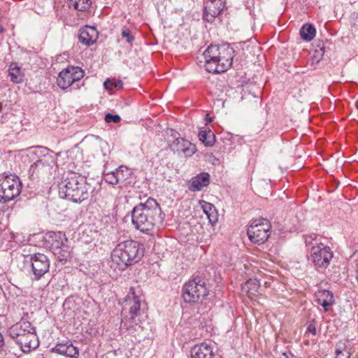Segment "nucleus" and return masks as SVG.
<instances>
[{
	"label": "nucleus",
	"mask_w": 358,
	"mask_h": 358,
	"mask_svg": "<svg viewBox=\"0 0 358 358\" xmlns=\"http://www.w3.org/2000/svg\"><path fill=\"white\" fill-rule=\"evenodd\" d=\"M164 214L154 199L136 205L131 211V222L141 232L152 235L162 225Z\"/></svg>",
	"instance_id": "obj_1"
},
{
	"label": "nucleus",
	"mask_w": 358,
	"mask_h": 358,
	"mask_svg": "<svg viewBox=\"0 0 358 358\" xmlns=\"http://www.w3.org/2000/svg\"><path fill=\"white\" fill-rule=\"evenodd\" d=\"M205 67L208 72L220 73L229 69L233 62L234 50L229 44L210 45L204 51Z\"/></svg>",
	"instance_id": "obj_2"
},
{
	"label": "nucleus",
	"mask_w": 358,
	"mask_h": 358,
	"mask_svg": "<svg viewBox=\"0 0 358 358\" xmlns=\"http://www.w3.org/2000/svg\"><path fill=\"white\" fill-rule=\"evenodd\" d=\"M143 256L138 242L127 240L120 242L110 254V266L115 270H124L138 262Z\"/></svg>",
	"instance_id": "obj_3"
},
{
	"label": "nucleus",
	"mask_w": 358,
	"mask_h": 358,
	"mask_svg": "<svg viewBox=\"0 0 358 358\" xmlns=\"http://www.w3.org/2000/svg\"><path fill=\"white\" fill-rule=\"evenodd\" d=\"M58 189L61 198L80 203L88 199L91 186L83 176L71 173L59 183Z\"/></svg>",
	"instance_id": "obj_4"
},
{
	"label": "nucleus",
	"mask_w": 358,
	"mask_h": 358,
	"mask_svg": "<svg viewBox=\"0 0 358 358\" xmlns=\"http://www.w3.org/2000/svg\"><path fill=\"white\" fill-rule=\"evenodd\" d=\"M29 153L38 158L29 169L31 179L48 178L56 171L57 157L53 152L43 146H36L29 148Z\"/></svg>",
	"instance_id": "obj_5"
},
{
	"label": "nucleus",
	"mask_w": 358,
	"mask_h": 358,
	"mask_svg": "<svg viewBox=\"0 0 358 358\" xmlns=\"http://www.w3.org/2000/svg\"><path fill=\"white\" fill-rule=\"evenodd\" d=\"M142 299L131 287L128 293L123 306L122 324L127 328H134L141 322V304Z\"/></svg>",
	"instance_id": "obj_6"
},
{
	"label": "nucleus",
	"mask_w": 358,
	"mask_h": 358,
	"mask_svg": "<svg viewBox=\"0 0 358 358\" xmlns=\"http://www.w3.org/2000/svg\"><path fill=\"white\" fill-rule=\"evenodd\" d=\"M206 280L199 276H195L185 284L182 288V297L185 301L195 303L201 301L208 295Z\"/></svg>",
	"instance_id": "obj_7"
},
{
	"label": "nucleus",
	"mask_w": 358,
	"mask_h": 358,
	"mask_svg": "<svg viewBox=\"0 0 358 358\" xmlns=\"http://www.w3.org/2000/svg\"><path fill=\"white\" fill-rule=\"evenodd\" d=\"M22 182L15 175H8L0 179V202L6 203L20 195Z\"/></svg>",
	"instance_id": "obj_8"
},
{
	"label": "nucleus",
	"mask_w": 358,
	"mask_h": 358,
	"mask_svg": "<svg viewBox=\"0 0 358 358\" xmlns=\"http://www.w3.org/2000/svg\"><path fill=\"white\" fill-rule=\"evenodd\" d=\"M50 243V250L57 260L66 261L71 256V249L67 244V239L62 232H51L48 236Z\"/></svg>",
	"instance_id": "obj_9"
},
{
	"label": "nucleus",
	"mask_w": 358,
	"mask_h": 358,
	"mask_svg": "<svg viewBox=\"0 0 358 358\" xmlns=\"http://www.w3.org/2000/svg\"><path fill=\"white\" fill-rule=\"evenodd\" d=\"M270 229L269 221L264 218H259L252 221L247 234L252 243L260 245L269 237Z\"/></svg>",
	"instance_id": "obj_10"
},
{
	"label": "nucleus",
	"mask_w": 358,
	"mask_h": 358,
	"mask_svg": "<svg viewBox=\"0 0 358 358\" xmlns=\"http://www.w3.org/2000/svg\"><path fill=\"white\" fill-rule=\"evenodd\" d=\"M332 257L333 252L331 248L320 243L311 248L308 259L317 268H325L329 265Z\"/></svg>",
	"instance_id": "obj_11"
},
{
	"label": "nucleus",
	"mask_w": 358,
	"mask_h": 358,
	"mask_svg": "<svg viewBox=\"0 0 358 358\" xmlns=\"http://www.w3.org/2000/svg\"><path fill=\"white\" fill-rule=\"evenodd\" d=\"M85 73L81 68L69 66L59 73L57 78V84L59 88L66 90L76 82L82 79Z\"/></svg>",
	"instance_id": "obj_12"
},
{
	"label": "nucleus",
	"mask_w": 358,
	"mask_h": 358,
	"mask_svg": "<svg viewBox=\"0 0 358 358\" xmlns=\"http://www.w3.org/2000/svg\"><path fill=\"white\" fill-rule=\"evenodd\" d=\"M29 261L35 280H39L49 271L50 261L44 254H34L31 255Z\"/></svg>",
	"instance_id": "obj_13"
},
{
	"label": "nucleus",
	"mask_w": 358,
	"mask_h": 358,
	"mask_svg": "<svg viewBox=\"0 0 358 358\" xmlns=\"http://www.w3.org/2000/svg\"><path fill=\"white\" fill-rule=\"evenodd\" d=\"M224 6L223 0H206L203 19L211 22L221 13Z\"/></svg>",
	"instance_id": "obj_14"
},
{
	"label": "nucleus",
	"mask_w": 358,
	"mask_h": 358,
	"mask_svg": "<svg viewBox=\"0 0 358 358\" xmlns=\"http://www.w3.org/2000/svg\"><path fill=\"white\" fill-rule=\"evenodd\" d=\"M15 342L20 345L21 350L25 353H29L31 350L36 349L39 345V341L36 335V327H34L32 331H28L27 335L21 337Z\"/></svg>",
	"instance_id": "obj_15"
},
{
	"label": "nucleus",
	"mask_w": 358,
	"mask_h": 358,
	"mask_svg": "<svg viewBox=\"0 0 358 358\" xmlns=\"http://www.w3.org/2000/svg\"><path fill=\"white\" fill-rule=\"evenodd\" d=\"M170 148L174 152H182L185 157L192 156L196 151V147L189 141L180 137H176L170 144Z\"/></svg>",
	"instance_id": "obj_16"
},
{
	"label": "nucleus",
	"mask_w": 358,
	"mask_h": 358,
	"mask_svg": "<svg viewBox=\"0 0 358 358\" xmlns=\"http://www.w3.org/2000/svg\"><path fill=\"white\" fill-rule=\"evenodd\" d=\"M33 327L34 326L30 322L22 319L9 329L8 333L10 336L16 341L21 337L27 335L28 331H32Z\"/></svg>",
	"instance_id": "obj_17"
},
{
	"label": "nucleus",
	"mask_w": 358,
	"mask_h": 358,
	"mask_svg": "<svg viewBox=\"0 0 358 358\" xmlns=\"http://www.w3.org/2000/svg\"><path fill=\"white\" fill-rule=\"evenodd\" d=\"M98 38L96 29L90 26H85L79 31V41L85 45H91L96 42Z\"/></svg>",
	"instance_id": "obj_18"
},
{
	"label": "nucleus",
	"mask_w": 358,
	"mask_h": 358,
	"mask_svg": "<svg viewBox=\"0 0 358 358\" xmlns=\"http://www.w3.org/2000/svg\"><path fill=\"white\" fill-rule=\"evenodd\" d=\"M210 183V176L207 173H202L193 177L189 180L187 186L190 191H201L203 187H207Z\"/></svg>",
	"instance_id": "obj_19"
},
{
	"label": "nucleus",
	"mask_w": 358,
	"mask_h": 358,
	"mask_svg": "<svg viewBox=\"0 0 358 358\" xmlns=\"http://www.w3.org/2000/svg\"><path fill=\"white\" fill-rule=\"evenodd\" d=\"M214 353L210 345L202 343L195 345L191 350L192 358H213Z\"/></svg>",
	"instance_id": "obj_20"
},
{
	"label": "nucleus",
	"mask_w": 358,
	"mask_h": 358,
	"mask_svg": "<svg viewBox=\"0 0 358 358\" xmlns=\"http://www.w3.org/2000/svg\"><path fill=\"white\" fill-rule=\"evenodd\" d=\"M317 303L322 306L324 311H327L334 302L333 294L328 290H319L315 293Z\"/></svg>",
	"instance_id": "obj_21"
},
{
	"label": "nucleus",
	"mask_w": 358,
	"mask_h": 358,
	"mask_svg": "<svg viewBox=\"0 0 358 358\" xmlns=\"http://www.w3.org/2000/svg\"><path fill=\"white\" fill-rule=\"evenodd\" d=\"M200 204L209 222L213 224L216 223L218 221V213L215 207L205 201H200Z\"/></svg>",
	"instance_id": "obj_22"
},
{
	"label": "nucleus",
	"mask_w": 358,
	"mask_h": 358,
	"mask_svg": "<svg viewBox=\"0 0 358 358\" xmlns=\"http://www.w3.org/2000/svg\"><path fill=\"white\" fill-rule=\"evenodd\" d=\"M8 74L10 80L15 83H20L23 80L24 74L21 68L16 63H11L8 68Z\"/></svg>",
	"instance_id": "obj_23"
},
{
	"label": "nucleus",
	"mask_w": 358,
	"mask_h": 358,
	"mask_svg": "<svg viewBox=\"0 0 358 358\" xmlns=\"http://www.w3.org/2000/svg\"><path fill=\"white\" fill-rule=\"evenodd\" d=\"M91 4V0H68V6L69 8H73L75 10L81 12L89 9Z\"/></svg>",
	"instance_id": "obj_24"
},
{
	"label": "nucleus",
	"mask_w": 358,
	"mask_h": 358,
	"mask_svg": "<svg viewBox=\"0 0 358 358\" xmlns=\"http://www.w3.org/2000/svg\"><path fill=\"white\" fill-rule=\"evenodd\" d=\"M199 139L206 146L213 145L215 136L210 130H201L198 134Z\"/></svg>",
	"instance_id": "obj_25"
},
{
	"label": "nucleus",
	"mask_w": 358,
	"mask_h": 358,
	"mask_svg": "<svg viewBox=\"0 0 358 358\" xmlns=\"http://www.w3.org/2000/svg\"><path fill=\"white\" fill-rule=\"evenodd\" d=\"M316 30L315 27L309 24H304L301 30H300V34L301 38L306 41H310L315 36Z\"/></svg>",
	"instance_id": "obj_26"
},
{
	"label": "nucleus",
	"mask_w": 358,
	"mask_h": 358,
	"mask_svg": "<svg viewBox=\"0 0 358 358\" xmlns=\"http://www.w3.org/2000/svg\"><path fill=\"white\" fill-rule=\"evenodd\" d=\"M259 287V283L257 279H250L245 282L243 287V289L249 294L254 295L258 292Z\"/></svg>",
	"instance_id": "obj_27"
},
{
	"label": "nucleus",
	"mask_w": 358,
	"mask_h": 358,
	"mask_svg": "<svg viewBox=\"0 0 358 358\" xmlns=\"http://www.w3.org/2000/svg\"><path fill=\"white\" fill-rule=\"evenodd\" d=\"M93 148L95 152L94 155L97 157L100 155L103 157L107 155L108 144L106 142L99 140L94 143Z\"/></svg>",
	"instance_id": "obj_28"
},
{
	"label": "nucleus",
	"mask_w": 358,
	"mask_h": 358,
	"mask_svg": "<svg viewBox=\"0 0 358 358\" xmlns=\"http://www.w3.org/2000/svg\"><path fill=\"white\" fill-rule=\"evenodd\" d=\"M115 174L118 179V183H122L128 178L130 172L126 166H120L115 170Z\"/></svg>",
	"instance_id": "obj_29"
},
{
	"label": "nucleus",
	"mask_w": 358,
	"mask_h": 358,
	"mask_svg": "<svg viewBox=\"0 0 358 358\" xmlns=\"http://www.w3.org/2000/svg\"><path fill=\"white\" fill-rule=\"evenodd\" d=\"M103 85L106 90H112L113 87H115L117 89H120L122 87L123 83H122V80H112L110 79H107L103 83Z\"/></svg>",
	"instance_id": "obj_30"
},
{
	"label": "nucleus",
	"mask_w": 358,
	"mask_h": 358,
	"mask_svg": "<svg viewBox=\"0 0 358 358\" xmlns=\"http://www.w3.org/2000/svg\"><path fill=\"white\" fill-rule=\"evenodd\" d=\"M103 178L104 180L108 184L113 185L118 184V179L116 178L115 171L104 173Z\"/></svg>",
	"instance_id": "obj_31"
},
{
	"label": "nucleus",
	"mask_w": 358,
	"mask_h": 358,
	"mask_svg": "<svg viewBox=\"0 0 358 358\" xmlns=\"http://www.w3.org/2000/svg\"><path fill=\"white\" fill-rule=\"evenodd\" d=\"M66 356L70 358H78L79 350L78 348L73 345L72 343H69L67 348Z\"/></svg>",
	"instance_id": "obj_32"
},
{
	"label": "nucleus",
	"mask_w": 358,
	"mask_h": 358,
	"mask_svg": "<svg viewBox=\"0 0 358 358\" xmlns=\"http://www.w3.org/2000/svg\"><path fill=\"white\" fill-rule=\"evenodd\" d=\"M121 36L123 38H125L126 42L129 44H132L134 41V36L128 28H124L122 30Z\"/></svg>",
	"instance_id": "obj_33"
},
{
	"label": "nucleus",
	"mask_w": 358,
	"mask_h": 358,
	"mask_svg": "<svg viewBox=\"0 0 358 358\" xmlns=\"http://www.w3.org/2000/svg\"><path fill=\"white\" fill-rule=\"evenodd\" d=\"M105 121L108 123H110V122L117 123L120 121V117L117 115H113L110 113H107L105 115Z\"/></svg>",
	"instance_id": "obj_34"
},
{
	"label": "nucleus",
	"mask_w": 358,
	"mask_h": 358,
	"mask_svg": "<svg viewBox=\"0 0 358 358\" xmlns=\"http://www.w3.org/2000/svg\"><path fill=\"white\" fill-rule=\"evenodd\" d=\"M69 343L66 344H58L56 346V350L61 355H64L66 356V353L67 351V348Z\"/></svg>",
	"instance_id": "obj_35"
},
{
	"label": "nucleus",
	"mask_w": 358,
	"mask_h": 358,
	"mask_svg": "<svg viewBox=\"0 0 358 358\" xmlns=\"http://www.w3.org/2000/svg\"><path fill=\"white\" fill-rule=\"evenodd\" d=\"M336 358H350V353L348 351L343 352L338 349L336 351Z\"/></svg>",
	"instance_id": "obj_36"
},
{
	"label": "nucleus",
	"mask_w": 358,
	"mask_h": 358,
	"mask_svg": "<svg viewBox=\"0 0 358 358\" xmlns=\"http://www.w3.org/2000/svg\"><path fill=\"white\" fill-rule=\"evenodd\" d=\"M4 341L2 334L0 333V352L3 350Z\"/></svg>",
	"instance_id": "obj_37"
},
{
	"label": "nucleus",
	"mask_w": 358,
	"mask_h": 358,
	"mask_svg": "<svg viewBox=\"0 0 358 358\" xmlns=\"http://www.w3.org/2000/svg\"><path fill=\"white\" fill-rule=\"evenodd\" d=\"M308 330L313 334V335H315L316 334V329H315V327H311V326H309L308 327Z\"/></svg>",
	"instance_id": "obj_38"
},
{
	"label": "nucleus",
	"mask_w": 358,
	"mask_h": 358,
	"mask_svg": "<svg viewBox=\"0 0 358 358\" xmlns=\"http://www.w3.org/2000/svg\"><path fill=\"white\" fill-rule=\"evenodd\" d=\"M282 356L285 358H290V357H293V355H292V354L291 352H289V353L284 352V353H282Z\"/></svg>",
	"instance_id": "obj_39"
},
{
	"label": "nucleus",
	"mask_w": 358,
	"mask_h": 358,
	"mask_svg": "<svg viewBox=\"0 0 358 358\" xmlns=\"http://www.w3.org/2000/svg\"><path fill=\"white\" fill-rule=\"evenodd\" d=\"M323 54H324V51L322 50V49H320V52H318L319 58L322 57Z\"/></svg>",
	"instance_id": "obj_40"
},
{
	"label": "nucleus",
	"mask_w": 358,
	"mask_h": 358,
	"mask_svg": "<svg viewBox=\"0 0 358 358\" xmlns=\"http://www.w3.org/2000/svg\"><path fill=\"white\" fill-rule=\"evenodd\" d=\"M206 120L207 122H211V119H210V118H208V115H207V116H206Z\"/></svg>",
	"instance_id": "obj_41"
},
{
	"label": "nucleus",
	"mask_w": 358,
	"mask_h": 358,
	"mask_svg": "<svg viewBox=\"0 0 358 358\" xmlns=\"http://www.w3.org/2000/svg\"><path fill=\"white\" fill-rule=\"evenodd\" d=\"M1 109H2V104H1V103H0V111L1 110Z\"/></svg>",
	"instance_id": "obj_42"
}]
</instances>
